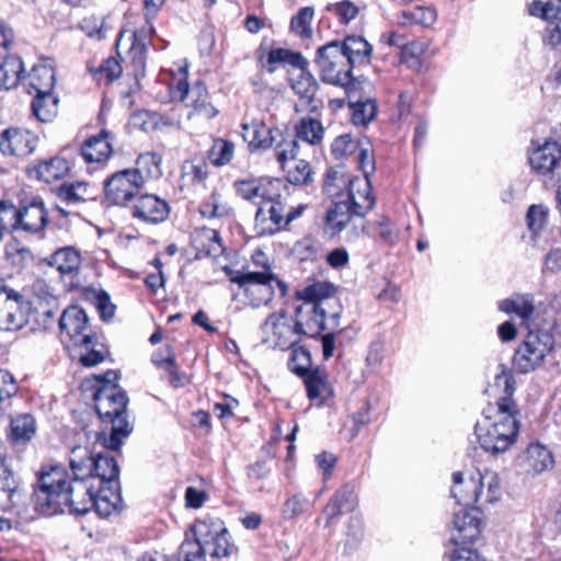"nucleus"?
<instances>
[{
	"label": "nucleus",
	"mask_w": 561,
	"mask_h": 561,
	"mask_svg": "<svg viewBox=\"0 0 561 561\" xmlns=\"http://www.w3.org/2000/svg\"><path fill=\"white\" fill-rule=\"evenodd\" d=\"M329 301L322 302V305H310V304H300L295 309V324L296 330L300 337L302 335L309 337H316L320 335L322 331H325L324 319L321 318V312L325 311V308L329 306Z\"/></svg>",
	"instance_id": "412c9836"
},
{
	"label": "nucleus",
	"mask_w": 561,
	"mask_h": 561,
	"mask_svg": "<svg viewBox=\"0 0 561 561\" xmlns=\"http://www.w3.org/2000/svg\"><path fill=\"white\" fill-rule=\"evenodd\" d=\"M22 84L28 94L51 93L55 84V71L50 66L35 65L27 77L22 79Z\"/></svg>",
	"instance_id": "c85d7f7f"
},
{
	"label": "nucleus",
	"mask_w": 561,
	"mask_h": 561,
	"mask_svg": "<svg viewBox=\"0 0 561 561\" xmlns=\"http://www.w3.org/2000/svg\"><path fill=\"white\" fill-rule=\"evenodd\" d=\"M242 137L252 149H268L282 137L277 128L267 126L262 119L253 118L242 124Z\"/></svg>",
	"instance_id": "b1692460"
},
{
	"label": "nucleus",
	"mask_w": 561,
	"mask_h": 561,
	"mask_svg": "<svg viewBox=\"0 0 561 561\" xmlns=\"http://www.w3.org/2000/svg\"><path fill=\"white\" fill-rule=\"evenodd\" d=\"M267 62L274 64H288L296 69L308 65V60L299 53H294L286 48L272 49L267 55Z\"/></svg>",
	"instance_id": "a18cd8bd"
},
{
	"label": "nucleus",
	"mask_w": 561,
	"mask_h": 561,
	"mask_svg": "<svg viewBox=\"0 0 561 561\" xmlns=\"http://www.w3.org/2000/svg\"><path fill=\"white\" fill-rule=\"evenodd\" d=\"M23 62L20 57L4 55L0 62V90H10L22 81Z\"/></svg>",
	"instance_id": "c9c22d12"
},
{
	"label": "nucleus",
	"mask_w": 561,
	"mask_h": 561,
	"mask_svg": "<svg viewBox=\"0 0 561 561\" xmlns=\"http://www.w3.org/2000/svg\"><path fill=\"white\" fill-rule=\"evenodd\" d=\"M263 342L270 347L288 350L300 341L298 330L295 322L284 312H275L270 314L263 327Z\"/></svg>",
	"instance_id": "4468645a"
},
{
	"label": "nucleus",
	"mask_w": 561,
	"mask_h": 561,
	"mask_svg": "<svg viewBox=\"0 0 561 561\" xmlns=\"http://www.w3.org/2000/svg\"><path fill=\"white\" fill-rule=\"evenodd\" d=\"M95 198V190L87 181L72 179V203L93 201Z\"/></svg>",
	"instance_id": "bf43d9fd"
},
{
	"label": "nucleus",
	"mask_w": 561,
	"mask_h": 561,
	"mask_svg": "<svg viewBox=\"0 0 561 561\" xmlns=\"http://www.w3.org/2000/svg\"><path fill=\"white\" fill-rule=\"evenodd\" d=\"M529 13L534 16H539L545 21H549L551 16H557L559 9L550 2L534 1L529 7Z\"/></svg>",
	"instance_id": "680f3d73"
},
{
	"label": "nucleus",
	"mask_w": 561,
	"mask_h": 561,
	"mask_svg": "<svg viewBox=\"0 0 561 561\" xmlns=\"http://www.w3.org/2000/svg\"><path fill=\"white\" fill-rule=\"evenodd\" d=\"M31 304L18 290L0 284V330L19 331L28 322Z\"/></svg>",
	"instance_id": "ddd939ff"
},
{
	"label": "nucleus",
	"mask_w": 561,
	"mask_h": 561,
	"mask_svg": "<svg viewBox=\"0 0 561 561\" xmlns=\"http://www.w3.org/2000/svg\"><path fill=\"white\" fill-rule=\"evenodd\" d=\"M225 272L230 282L242 290L245 302L253 308L266 306L276 288L282 297L287 293V285L273 272L234 271L229 267H225Z\"/></svg>",
	"instance_id": "1a4fd4ad"
},
{
	"label": "nucleus",
	"mask_w": 561,
	"mask_h": 561,
	"mask_svg": "<svg viewBox=\"0 0 561 561\" xmlns=\"http://www.w3.org/2000/svg\"><path fill=\"white\" fill-rule=\"evenodd\" d=\"M499 309L519 319L522 324L529 327L536 312L534 296L530 294H513L511 297L499 301Z\"/></svg>",
	"instance_id": "a878e982"
},
{
	"label": "nucleus",
	"mask_w": 561,
	"mask_h": 561,
	"mask_svg": "<svg viewBox=\"0 0 561 561\" xmlns=\"http://www.w3.org/2000/svg\"><path fill=\"white\" fill-rule=\"evenodd\" d=\"M151 18H146V23L141 28L133 32V44L129 54L133 57V62L136 68H144L146 61V41L153 34L154 28L150 21Z\"/></svg>",
	"instance_id": "e433bc0d"
},
{
	"label": "nucleus",
	"mask_w": 561,
	"mask_h": 561,
	"mask_svg": "<svg viewBox=\"0 0 561 561\" xmlns=\"http://www.w3.org/2000/svg\"><path fill=\"white\" fill-rule=\"evenodd\" d=\"M47 225V211L41 198L22 201L19 206V230L38 233Z\"/></svg>",
	"instance_id": "5701e85b"
},
{
	"label": "nucleus",
	"mask_w": 561,
	"mask_h": 561,
	"mask_svg": "<svg viewBox=\"0 0 561 561\" xmlns=\"http://www.w3.org/2000/svg\"><path fill=\"white\" fill-rule=\"evenodd\" d=\"M329 10L334 12L342 23H348L358 14V8L348 0L334 3L329 7Z\"/></svg>",
	"instance_id": "13d9d810"
},
{
	"label": "nucleus",
	"mask_w": 561,
	"mask_h": 561,
	"mask_svg": "<svg viewBox=\"0 0 561 561\" xmlns=\"http://www.w3.org/2000/svg\"><path fill=\"white\" fill-rule=\"evenodd\" d=\"M561 160V146L557 141H546L529 154L531 168L541 174L552 172Z\"/></svg>",
	"instance_id": "cd10ccee"
},
{
	"label": "nucleus",
	"mask_w": 561,
	"mask_h": 561,
	"mask_svg": "<svg viewBox=\"0 0 561 561\" xmlns=\"http://www.w3.org/2000/svg\"><path fill=\"white\" fill-rule=\"evenodd\" d=\"M357 163L359 170L363 172L364 178H351L347 174L339 171H330L327 175L324 188L328 194H333L331 187L334 185V181L341 183L343 186H348V181H366L371 186L370 175L375 171V159L368 148L360 147L357 154Z\"/></svg>",
	"instance_id": "393cba45"
},
{
	"label": "nucleus",
	"mask_w": 561,
	"mask_h": 561,
	"mask_svg": "<svg viewBox=\"0 0 561 561\" xmlns=\"http://www.w3.org/2000/svg\"><path fill=\"white\" fill-rule=\"evenodd\" d=\"M453 497L465 507H483L501 496V485L495 472H476L467 478L461 472L453 474Z\"/></svg>",
	"instance_id": "6e6552de"
},
{
	"label": "nucleus",
	"mask_w": 561,
	"mask_h": 561,
	"mask_svg": "<svg viewBox=\"0 0 561 561\" xmlns=\"http://www.w3.org/2000/svg\"><path fill=\"white\" fill-rule=\"evenodd\" d=\"M95 307L100 312L101 319L104 321L112 319L115 314L116 307L111 302L110 295L106 291L101 293Z\"/></svg>",
	"instance_id": "69168bd1"
},
{
	"label": "nucleus",
	"mask_w": 561,
	"mask_h": 561,
	"mask_svg": "<svg viewBox=\"0 0 561 561\" xmlns=\"http://www.w3.org/2000/svg\"><path fill=\"white\" fill-rule=\"evenodd\" d=\"M277 141L274 144L275 146V152L278 163L280 164L282 169H284L285 163L288 160L296 159L297 157V149H298V141L295 138H284L278 137Z\"/></svg>",
	"instance_id": "09e8293b"
},
{
	"label": "nucleus",
	"mask_w": 561,
	"mask_h": 561,
	"mask_svg": "<svg viewBox=\"0 0 561 561\" xmlns=\"http://www.w3.org/2000/svg\"><path fill=\"white\" fill-rule=\"evenodd\" d=\"M547 210L542 205H531L526 214L528 228L533 232L540 231L546 225Z\"/></svg>",
	"instance_id": "4d7b16f0"
},
{
	"label": "nucleus",
	"mask_w": 561,
	"mask_h": 561,
	"mask_svg": "<svg viewBox=\"0 0 561 561\" xmlns=\"http://www.w3.org/2000/svg\"><path fill=\"white\" fill-rule=\"evenodd\" d=\"M233 153V142L224 139H216L209 150L208 157L213 164L221 167L231 161Z\"/></svg>",
	"instance_id": "c03bdc74"
},
{
	"label": "nucleus",
	"mask_w": 561,
	"mask_h": 561,
	"mask_svg": "<svg viewBox=\"0 0 561 561\" xmlns=\"http://www.w3.org/2000/svg\"><path fill=\"white\" fill-rule=\"evenodd\" d=\"M167 368L164 369L169 374V381L174 388L183 387L188 382L187 376L180 373L176 368L175 355L171 346L167 347L165 360Z\"/></svg>",
	"instance_id": "5fc2aeb1"
},
{
	"label": "nucleus",
	"mask_w": 561,
	"mask_h": 561,
	"mask_svg": "<svg viewBox=\"0 0 561 561\" xmlns=\"http://www.w3.org/2000/svg\"><path fill=\"white\" fill-rule=\"evenodd\" d=\"M47 263L57 270L60 277L70 274V247L58 249L47 259Z\"/></svg>",
	"instance_id": "864d4df0"
},
{
	"label": "nucleus",
	"mask_w": 561,
	"mask_h": 561,
	"mask_svg": "<svg viewBox=\"0 0 561 561\" xmlns=\"http://www.w3.org/2000/svg\"><path fill=\"white\" fill-rule=\"evenodd\" d=\"M345 512H354L358 505V497L355 488L351 484H345L331 496Z\"/></svg>",
	"instance_id": "3c124183"
},
{
	"label": "nucleus",
	"mask_w": 561,
	"mask_h": 561,
	"mask_svg": "<svg viewBox=\"0 0 561 561\" xmlns=\"http://www.w3.org/2000/svg\"><path fill=\"white\" fill-rule=\"evenodd\" d=\"M290 371L305 378L313 370L311 368V356L308 350L299 347L293 351L288 363Z\"/></svg>",
	"instance_id": "49530a36"
},
{
	"label": "nucleus",
	"mask_w": 561,
	"mask_h": 561,
	"mask_svg": "<svg viewBox=\"0 0 561 561\" xmlns=\"http://www.w3.org/2000/svg\"><path fill=\"white\" fill-rule=\"evenodd\" d=\"M554 346L552 334L543 330L529 331L515 350L513 367L522 374H528L543 364L546 356Z\"/></svg>",
	"instance_id": "9b49d317"
},
{
	"label": "nucleus",
	"mask_w": 561,
	"mask_h": 561,
	"mask_svg": "<svg viewBox=\"0 0 561 561\" xmlns=\"http://www.w3.org/2000/svg\"><path fill=\"white\" fill-rule=\"evenodd\" d=\"M142 185L144 175L137 171H118L104 183L105 199L110 204L124 206L139 193Z\"/></svg>",
	"instance_id": "2eb2a0df"
},
{
	"label": "nucleus",
	"mask_w": 561,
	"mask_h": 561,
	"mask_svg": "<svg viewBox=\"0 0 561 561\" xmlns=\"http://www.w3.org/2000/svg\"><path fill=\"white\" fill-rule=\"evenodd\" d=\"M305 208V205L286 208L282 196L273 198V201H266L264 205H260L256 209L255 227L261 234H274L299 218Z\"/></svg>",
	"instance_id": "f8f14e48"
},
{
	"label": "nucleus",
	"mask_w": 561,
	"mask_h": 561,
	"mask_svg": "<svg viewBox=\"0 0 561 561\" xmlns=\"http://www.w3.org/2000/svg\"><path fill=\"white\" fill-rule=\"evenodd\" d=\"M58 107V99L54 96L51 93H46L43 95H35L32 102V112L33 115L39 122H49L57 114Z\"/></svg>",
	"instance_id": "ea45409f"
},
{
	"label": "nucleus",
	"mask_w": 561,
	"mask_h": 561,
	"mask_svg": "<svg viewBox=\"0 0 561 561\" xmlns=\"http://www.w3.org/2000/svg\"><path fill=\"white\" fill-rule=\"evenodd\" d=\"M378 236L381 241L392 245L397 242L398 231L393 228L391 221L388 218H382L378 222Z\"/></svg>",
	"instance_id": "0e129e2a"
},
{
	"label": "nucleus",
	"mask_w": 561,
	"mask_h": 561,
	"mask_svg": "<svg viewBox=\"0 0 561 561\" xmlns=\"http://www.w3.org/2000/svg\"><path fill=\"white\" fill-rule=\"evenodd\" d=\"M208 494L204 490H198L194 486H187L185 490V503L190 508H199L206 502Z\"/></svg>",
	"instance_id": "e2e57ef3"
},
{
	"label": "nucleus",
	"mask_w": 561,
	"mask_h": 561,
	"mask_svg": "<svg viewBox=\"0 0 561 561\" xmlns=\"http://www.w3.org/2000/svg\"><path fill=\"white\" fill-rule=\"evenodd\" d=\"M342 184L334 181L331 187L337 201L330 207L325 216V225L333 232H341L350 222L352 216L364 217L375 206L371 187L366 181H348L345 192H337Z\"/></svg>",
	"instance_id": "39448f33"
},
{
	"label": "nucleus",
	"mask_w": 561,
	"mask_h": 561,
	"mask_svg": "<svg viewBox=\"0 0 561 561\" xmlns=\"http://www.w3.org/2000/svg\"><path fill=\"white\" fill-rule=\"evenodd\" d=\"M331 148L335 158H343L353 154L358 149V142L351 135H342L334 139Z\"/></svg>",
	"instance_id": "6e6d98bb"
},
{
	"label": "nucleus",
	"mask_w": 561,
	"mask_h": 561,
	"mask_svg": "<svg viewBox=\"0 0 561 561\" xmlns=\"http://www.w3.org/2000/svg\"><path fill=\"white\" fill-rule=\"evenodd\" d=\"M480 507H465L455 513L450 541L455 546L473 542L481 534Z\"/></svg>",
	"instance_id": "6ab92c4d"
},
{
	"label": "nucleus",
	"mask_w": 561,
	"mask_h": 561,
	"mask_svg": "<svg viewBox=\"0 0 561 561\" xmlns=\"http://www.w3.org/2000/svg\"><path fill=\"white\" fill-rule=\"evenodd\" d=\"M296 138L309 145H318L323 138L322 124L312 117H304L296 125Z\"/></svg>",
	"instance_id": "4c0bfd02"
},
{
	"label": "nucleus",
	"mask_w": 561,
	"mask_h": 561,
	"mask_svg": "<svg viewBox=\"0 0 561 561\" xmlns=\"http://www.w3.org/2000/svg\"><path fill=\"white\" fill-rule=\"evenodd\" d=\"M161 162L162 158L160 154L146 152L139 154L136 160V168L130 170L144 175V181L146 179H158L162 175Z\"/></svg>",
	"instance_id": "a19ab883"
},
{
	"label": "nucleus",
	"mask_w": 561,
	"mask_h": 561,
	"mask_svg": "<svg viewBox=\"0 0 561 561\" xmlns=\"http://www.w3.org/2000/svg\"><path fill=\"white\" fill-rule=\"evenodd\" d=\"M336 43L340 50H343L351 64L356 65L369 64L373 54V46L362 36L348 35L343 41H332Z\"/></svg>",
	"instance_id": "2f4dec72"
},
{
	"label": "nucleus",
	"mask_w": 561,
	"mask_h": 561,
	"mask_svg": "<svg viewBox=\"0 0 561 561\" xmlns=\"http://www.w3.org/2000/svg\"><path fill=\"white\" fill-rule=\"evenodd\" d=\"M314 62L324 83L341 87L346 91V88L362 81L353 77L354 66L336 43L330 42L320 46Z\"/></svg>",
	"instance_id": "9d476101"
},
{
	"label": "nucleus",
	"mask_w": 561,
	"mask_h": 561,
	"mask_svg": "<svg viewBox=\"0 0 561 561\" xmlns=\"http://www.w3.org/2000/svg\"><path fill=\"white\" fill-rule=\"evenodd\" d=\"M504 380L506 396L496 402L494 415H486L474 426V435L480 447L488 454L499 455L507 451L516 442L519 434V411L511 398L512 388L510 376H500Z\"/></svg>",
	"instance_id": "7ed1b4c3"
},
{
	"label": "nucleus",
	"mask_w": 561,
	"mask_h": 561,
	"mask_svg": "<svg viewBox=\"0 0 561 561\" xmlns=\"http://www.w3.org/2000/svg\"><path fill=\"white\" fill-rule=\"evenodd\" d=\"M35 420L32 415H20L11 422V437L16 442L28 440L35 434Z\"/></svg>",
	"instance_id": "79ce46f5"
},
{
	"label": "nucleus",
	"mask_w": 561,
	"mask_h": 561,
	"mask_svg": "<svg viewBox=\"0 0 561 561\" xmlns=\"http://www.w3.org/2000/svg\"><path fill=\"white\" fill-rule=\"evenodd\" d=\"M80 28L90 37H96L98 39L104 37L103 21L96 16L83 19Z\"/></svg>",
	"instance_id": "052dcab7"
},
{
	"label": "nucleus",
	"mask_w": 561,
	"mask_h": 561,
	"mask_svg": "<svg viewBox=\"0 0 561 561\" xmlns=\"http://www.w3.org/2000/svg\"><path fill=\"white\" fill-rule=\"evenodd\" d=\"M560 12L557 16H551L548 22L547 33H548V42L550 45L556 46L561 43V16Z\"/></svg>",
	"instance_id": "338daca9"
},
{
	"label": "nucleus",
	"mask_w": 561,
	"mask_h": 561,
	"mask_svg": "<svg viewBox=\"0 0 561 561\" xmlns=\"http://www.w3.org/2000/svg\"><path fill=\"white\" fill-rule=\"evenodd\" d=\"M33 502L35 511L44 516L62 514L70 507V480L64 467L50 466L39 473Z\"/></svg>",
	"instance_id": "423d86ee"
},
{
	"label": "nucleus",
	"mask_w": 561,
	"mask_h": 561,
	"mask_svg": "<svg viewBox=\"0 0 561 561\" xmlns=\"http://www.w3.org/2000/svg\"><path fill=\"white\" fill-rule=\"evenodd\" d=\"M192 244L196 250V257H218L224 252L220 236L217 230L202 228L192 236Z\"/></svg>",
	"instance_id": "c756f323"
},
{
	"label": "nucleus",
	"mask_w": 561,
	"mask_h": 561,
	"mask_svg": "<svg viewBox=\"0 0 561 561\" xmlns=\"http://www.w3.org/2000/svg\"><path fill=\"white\" fill-rule=\"evenodd\" d=\"M237 194L245 201L260 207L266 201L280 197L285 188L283 181L278 179H250L234 183Z\"/></svg>",
	"instance_id": "f3484780"
},
{
	"label": "nucleus",
	"mask_w": 561,
	"mask_h": 561,
	"mask_svg": "<svg viewBox=\"0 0 561 561\" xmlns=\"http://www.w3.org/2000/svg\"><path fill=\"white\" fill-rule=\"evenodd\" d=\"M311 506L302 494H295L285 501L282 513L285 519H294L308 512Z\"/></svg>",
	"instance_id": "de8ad7c7"
},
{
	"label": "nucleus",
	"mask_w": 561,
	"mask_h": 561,
	"mask_svg": "<svg viewBox=\"0 0 561 561\" xmlns=\"http://www.w3.org/2000/svg\"><path fill=\"white\" fill-rule=\"evenodd\" d=\"M191 531L193 538L186 535L179 548L178 561H206L207 553L214 558H224L233 550L229 533L219 519L197 520Z\"/></svg>",
	"instance_id": "20e7f679"
},
{
	"label": "nucleus",
	"mask_w": 561,
	"mask_h": 561,
	"mask_svg": "<svg viewBox=\"0 0 561 561\" xmlns=\"http://www.w3.org/2000/svg\"><path fill=\"white\" fill-rule=\"evenodd\" d=\"M335 288L332 284L328 282H318L312 285H309L297 293V297L301 300V304H310V305H322L324 301H329V309L333 307L334 312L339 311V301L334 297Z\"/></svg>",
	"instance_id": "7c9ffc66"
},
{
	"label": "nucleus",
	"mask_w": 561,
	"mask_h": 561,
	"mask_svg": "<svg viewBox=\"0 0 561 561\" xmlns=\"http://www.w3.org/2000/svg\"><path fill=\"white\" fill-rule=\"evenodd\" d=\"M313 18V9L306 7L298 11L290 21V28L293 32L301 37H309L312 33L310 24Z\"/></svg>",
	"instance_id": "8fccbe9b"
},
{
	"label": "nucleus",
	"mask_w": 561,
	"mask_h": 561,
	"mask_svg": "<svg viewBox=\"0 0 561 561\" xmlns=\"http://www.w3.org/2000/svg\"><path fill=\"white\" fill-rule=\"evenodd\" d=\"M134 217L148 224L162 222L169 215V205L156 195H141L134 206Z\"/></svg>",
	"instance_id": "bb28decb"
},
{
	"label": "nucleus",
	"mask_w": 561,
	"mask_h": 561,
	"mask_svg": "<svg viewBox=\"0 0 561 561\" xmlns=\"http://www.w3.org/2000/svg\"><path fill=\"white\" fill-rule=\"evenodd\" d=\"M70 171V164L67 159L55 157L38 165V176L47 182H54L62 179Z\"/></svg>",
	"instance_id": "58836bf2"
},
{
	"label": "nucleus",
	"mask_w": 561,
	"mask_h": 561,
	"mask_svg": "<svg viewBox=\"0 0 561 561\" xmlns=\"http://www.w3.org/2000/svg\"><path fill=\"white\" fill-rule=\"evenodd\" d=\"M371 89L373 84L367 80L346 88L345 94L352 111V122L355 125L366 126L377 114L378 106L376 100L370 95Z\"/></svg>",
	"instance_id": "dca6fc26"
},
{
	"label": "nucleus",
	"mask_w": 561,
	"mask_h": 561,
	"mask_svg": "<svg viewBox=\"0 0 561 561\" xmlns=\"http://www.w3.org/2000/svg\"><path fill=\"white\" fill-rule=\"evenodd\" d=\"M38 145V136L30 129L10 127L0 133V151L5 156L25 158Z\"/></svg>",
	"instance_id": "a211bd4d"
},
{
	"label": "nucleus",
	"mask_w": 561,
	"mask_h": 561,
	"mask_svg": "<svg viewBox=\"0 0 561 561\" xmlns=\"http://www.w3.org/2000/svg\"><path fill=\"white\" fill-rule=\"evenodd\" d=\"M119 467L107 453L93 454L72 447V513L83 515L92 508L100 517L119 511Z\"/></svg>",
	"instance_id": "f257e3e1"
},
{
	"label": "nucleus",
	"mask_w": 561,
	"mask_h": 561,
	"mask_svg": "<svg viewBox=\"0 0 561 561\" xmlns=\"http://www.w3.org/2000/svg\"><path fill=\"white\" fill-rule=\"evenodd\" d=\"M450 561H485L477 550L470 548H456Z\"/></svg>",
	"instance_id": "774afa93"
},
{
	"label": "nucleus",
	"mask_w": 561,
	"mask_h": 561,
	"mask_svg": "<svg viewBox=\"0 0 561 561\" xmlns=\"http://www.w3.org/2000/svg\"><path fill=\"white\" fill-rule=\"evenodd\" d=\"M19 230V207L9 201L0 202V232L2 234Z\"/></svg>",
	"instance_id": "37998d69"
},
{
	"label": "nucleus",
	"mask_w": 561,
	"mask_h": 561,
	"mask_svg": "<svg viewBox=\"0 0 561 561\" xmlns=\"http://www.w3.org/2000/svg\"><path fill=\"white\" fill-rule=\"evenodd\" d=\"M117 380V373L107 370L95 376L94 383L90 379L82 383V391L93 389L95 411L104 425L101 432H95V438L110 450H118L133 431L127 415L128 397Z\"/></svg>",
	"instance_id": "f03ea898"
},
{
	"label": "nucleus",
	"mask_w": 561,
	"mask_h": 561,
	"mask_svg": "<svg viewBox=\"0 0 561 561\" xmlns=\"http://www.w3.org/2000/svg\"><path fill=\"white\" fill-rule=\"evenodd\" d=\"M112 138L113 134L106 129L89 137L80 146V157L88 164H105L113 154Z\"/></svg>",
	"instance_id": "4be33fe9"
},
{
	"label": "nucleus",
	"mask_w": 561,
	"mask_h": 561,
	"mask_svg": "<svg viewBox=\"0 0 561 561\" xmlns=\"http://www.w3.org/2000/svg\"><path fill=\"white\" fill-rule=\"evenodd\" d=\"M304 383L307 397L311 401H317L319 404L328 401L334 394L333 387L328 380L325 370L320 367L311 370V373L304 378Z\"/></svg>",
	"instance_id": "473e14b6"
},
{
	"label": "nucleus",
	"mask_w": 561,
	"mask_h": 561,
	"mask_svg": "<svg viewBox=\"0 0 561 561\" xmlns=\"http://www.w3.org/2000/svg\"><path fill=\"white\" fill-rule=\"evenodd\" d=\"M522 462L528 473L539 474L553 466V457L545 446L530 444L522 457Z\"/></svg>",
	"instance_id": "72a5a7b5"
},
{
	"label": "nucleus",
	"mask_w": 561,
	"mask_h": 561,
	"mask_svg": "<svg viewBox=\"0 0 561 561\" xmlns=\"http://www.w3.org/2000/svg\"><path fill=\"white\" fill-rule=\"evenodd\" d=\"M188 62L186 59L173 64L169 70V91L172 101L184 102L186 106L192 107L188 118L194 114L204 118H213L217 115V110L209 101V94L206 85L198 81L193 87L188 84Z\"/></svg>",
	"instance_id": "0eeeda50"
},
{
	"label": "nucleus",
	"mask_w": 561,
	"mask_h": 561,
	"mask_svg": "<svg viewBox=\"0 0 561 561\" xmlns=\"http://www.w3.org/2000/svg\"><path fill=\"white\" fill-rule=\"evenodd\" d=\"M289 84L299 102L296 104V111H316V95L320 88L316 77L308 70V65L299 67L289 78Z\"/></svg>",
	"instance_id": "aec40b11"
},
{
	"label": "nucleus",
	"mask_w": 561,
	"mask_h": 561,
	"mask_svg": "<svg viewBox=\"0 0 561 561\" xmlns=\"http://www.w3.org/2000/svg\"><path fill=\"white\" fill-rule=\"evenodd\" d=\"M208 178V164L203 160L184 161L181 168V187L205 186Z\"/></svg>",
	"instance_id": "f704fd0d"
},
{
	"label": "nucleus",
	"mask_w": 561,
	"mask_h": 561,
	"mask_svg": "<svg viewBox=\"0 0 561 561\" xmlns=\"http://www.w3.org/2000/svg\"><path fill=\"white\" fill-rule=\"evenodd\" d=\"M287 180L295 185L308 184L312 181V171L306 160H297L295 167L287 171Z\"/></svg>",
	"instance_id": "603ef678"
}]
</instances>
